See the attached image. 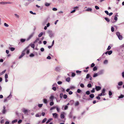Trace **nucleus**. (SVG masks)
<instances>
[{
	"mask_svg": "<svg viewBox=\"0 0 124 124\" xmlns=\"http://www.w3.org/2000/svg\"><path fill=\"white\" fill-rule=\"evenodd\" d=\"M12 95L11 94L9 95V96L7 98L4 99V102H6L8 100L10 99L12 97Z\"/></svg>",
	"mask_w": 124,
	"mask_h": 124,
	"instance_id": "f257e3e1",
	"label": "nucleus"
},
{
	"mask_svg": "<svg viewBox=\"0 0 124 124\" xmlns=\"http://www.w3.org/2000/svg\"><path fill=\"white\" fill-rule=\"evenodd\" d=\"M48 33L49 34V36L50 37H52L53 36V34L52 32V31H48Z\"/></svg>",
	"mask_w": 124,
	"mask_h": 124,
	"instance_id": "f03ea898",
	"label": "nucleus"
},
{
	"mask_svg": "<svg viewBox=\"0 0 124 124\" xmlns=\"http://www.w3.org/2000/svg\"><path fill=\"white\" fill-rule=\"evenodd\" d=\"M95 89L97 91H98L100 90L101 89V87L100 86H96L95 85Z\"/></svg>",
	"mask_w": 124,
	"mask_h": 124,
	"instance_id": "7ed1b4c3",
	"label": "nucleus"
},
{
	"mask_svg": "<svg viewBox=\"0 0 124 124\" xmlns=\"http://www.w3.org/2000/svg\"><path fill=\"white\" fill-rule=\"evenodd\" d=\"M25 54V52H24V50H23L20 56L19 57V59H20L22 58L23 56H24Z\"/></svg>",
	"mask_w": 124,
	"mask_h": 124,
	"instance_id": "20e7f679",
	"label": "nucleus"
},
{
	"mask_svg": "<svg viewBox=\"0 0 124 124\" xmlns=\"http://www.w3.org/2000/svg\"><path fill=\"white\" fill-rule=\"evenodd\" d=\"M23 50L24 52L26 51L27 54H29L30 52V50L28 49L27 48H25Z\"/></svg>",
	"mask_w": 124,
	"mask_h": 124,
	"instance_id": "39448f33",
	"label": "nucleus"
},
{
	"mask_svg": "<svg viewBox=\"0 0 124 124\" xmlns=\"http://www.w3.org/2000/svg\"><path fill=\"white\" fill-rule=\"evenodd\" d=\"M52 115L54 117V118H58V115L56 113H53Z\"/></svg>",
	"mask_w": 124,
	"mask_h": 124,
	"instance_id": "423d86ee",
	"label": "nucleus"
},
{
	"mask_svg": "<svg viewBox=\"0 0 124 124\" xmlns=\"http://www.w3.org/2000/svg\"><path fill=\"white\" fill-rule=\"evenodd\" d=\"M34 34V33H33L31 34L28 37V38L27 39V41L29 40L30 39H31L32 37L33 36Z\"/></svg>",
	"mask_w": 124,
	"mask_h": 124,
	"instance_id": "0eeeda50",
	"label": "nucleus"
},
{
	"mask_svg": "<svg viewBox=\"0 0 124 124\" xmlns=\"http://www.w3.org/2000/svg\"><path fill=\"white\" fill-rule=\"evenodd\" d=\"M5 106H3V109L2 111V113L3 114H4L6 112V110H5Z\"/></svg>",
	"mask_w": 124,
	"mask_h": 124,
	"instance_id": "6e6552de",
	"label": "nucleus"
},
{
	"mask_svg": "<svg viewBox=\"0 0 124 124\" xmlns=\"http://www.w3.org/2000/svg\"><path fill=\"white\" fill-rule=\"evenodd\" d=\"M54 98V96L52 95H51L49 98L50 101H53V99Z\"/></svg>",
	"mask_w": 124,
	"mask_h": 124,
	"instance_id": "1a4fd4ad",
	"label": "nucleus"
},
{
	"mask_svg": "<svg viewBox=\"0 0 124 124\" xmlns=\"http://www.w3.org/2000/svg\"><path fill=\"white\" fill-rule=\"evenodd\" d=\"M105 89L104 88H103V89L102 90L101 93H102L103 94V95L104 96L105 95Z\"/></svg>",
	"mask_w": 124,
	"mask_h": 124,
	"instance_id": "9d476101",
	"label": "nucleus"
},
{
	"mask_svg": "<svg viewBox=\"0 0 124 124\" xmlns=\"http://www.w3.org/2000/svg\"><path fill=\"white\" fill-rule=\"evenodd\" d=\"M92 10V8H88L85 10V11H91Z\"/></svg>",
	"mask_w": 124,
	"mask_h": 124,
	"instance_id": "9b49d317",
	"label": "nucleus"
},
{
	"mask_svg": "<svg viewBox=\"0 0 124 124\" xmlns=\"http://www.w3.org/2000/svg\"><path fill=\"white\" fill-rule=\"evenodd\" d=\"M43 102L44 103L46 104H47V100L46 99H43Z\"/></svg>",
	"mask_w": 124,
	"mask_h": 124,
	"instance_id": "f8f14e48",
	"label": "nucleus"
},
{
	"mask_svg": "<svg viewBox=\"0 0 124 124\" xmlns=\"http://www.w3.org/2000/svg\"><path fill=\"white\" fill-rule=\"evenodd\" d=\"M60 117L62 119L64 118L65 117L64 114L62 113L60 115Z\"/></svg>",
	"mask_w": 124,
	"mask_h": 124,
	"instance_id": "ddd939ff",
	"label": "nucleus"
},
{
	"mask_svg": "<svg viewBox=\"0 0 124 124\" xmlns=\"http://www.w3.org/2000/svg\"><path fill=\"white\" fill-rule=\"evenodd\" d=\"M94 97V95L93 94H92L90 95L89 97L91 98H93Z\"/></svg>",
	"mask_w": 124,
	"mask_h": 124,
	"instance_id": "4468645a",
	"label": "nucleus"
},
{
	"mask_svg": "<svg viewBox=\"0 0 124 124\" xmlns=\"http://www.w3.org/2000/svg\"><path fill=\"white\" fill-rule=\"evenodd\" d=\"M26 40L25 39H20V42L22 43H23Z\"/></svg>",
	"mask_w": 124,
	"mask_h": 124,
	"instance_id": "2eb2a0df",
	"label": "nucleus"
},
{
	"mask_svg": "<svg viewBox=\"0 0 124 124\" xmlns=\"http://www.w3.org/2000/svg\"><path fill=\"white\" fill-rule=\"evenodd\" d=\"M118 37L120 40H122L123 39V37L121 35H119Z\"/></svg>",
	"mask_w": 124,
	"mask_h": 124,
	"instance_id": "dca6fc26",
	"label": "nucleus"
},
{
	"mask_svg": "<svg viewBox=\"0 0 124 124\" xmlns=\"http://www.w3.org/2000/svg\"><path fill=\"white\" fill-rule=\"evenodd\" d=\"M66 81L69 82L70 80V78L69 77H68L66 79Z\"/></svg>",
	"mask_w": 124,
	"mask_h": 124,
	"instance_id": "f3484780",
	"label": "nucleus"
},
{
	"mask_svg": "<svg viewBox=\"0 0 124 124\" xmlns=\"http://www.w3.org/2000/svg\"><path fill=\"white\" fill-rule=\"evenodd\" d=\"M23 112L24 114H26L28 112V110L27 109H24L23 110Z\"/></svg>",
	"mask_w": 124,
	"mask_h": 124,
	"instance_id": "a211bd4d",
	"label": "nucleus"
},
{
	"mask_svg": "<svg viewBox=\"0 0 124 124\" xmlns=\"http://www.w3.org/2000/svg\"><path fill=\"white\" fill-rule=\"evenodd\" d=\"M79 105V103L78 101H77L75 104V105L76 106H77Z\"/></svg>",
	"mask_w": 124,
	"mask_h": 124,
	"instance_id": "6ab92c4d",
	"label": "nucleus"
},
{
	"mask_svg": "<svg viewBox=\"0 0 124 124\" xmlns=\"http://www.w3.org/2000/svg\"><path fill=\"white\" fill-rule=\"evenodd\" d=\"M53 119L52 118H51L50 119H48V121H47V122L46 123V124H48L49 122L50 121L52 120Z\"/></svg>",
	"mask_w": 124,
	"mask_h": 124,
	"instance_id": "aec40b11",
	"label": "nucleus"
},
{
	"mask_svg": "<svg viewBox=\"0 0 124 124\" xmlns=\"http://www.w3.org/2000/svg\"><path fill=\"white\" fill-rule=\"evenodd\" d=\"M124 97V95L121 94L118 97L119 98L121 99L123 98Z\"/></svg>",
	"mask_w": 124,
	"mask_h": 124,
	"instance_id": "412c9836",
	"label": "nucleus"
},
{
	"mask_svg": "<svg viewBox=\"0 0 124 124\" xmlns=\"http://www.w3.org/2000/svg\"><path fill=\"white\" fill-rule=\"evenodd\" d=\"M9 49H10L11 51H14L15 50V48L13 47H10Z\"/></svg>",
	"mask_w": 124,
	"mask_h": 124,
	"instance_id": "4be33fe9",
	"label": "nucleus"
},
{
	"mask_svg": "<svg viewBox=\"0 0 124 124\" xmlns=\"http://www.w3.org/2000/svg\"><path fill=\"white\" fill-rule=\"evenodd\" d=\"M108 94H109V97L110 98H111V97H110V96L112 95V92L111 91H109V93H108Z\"/></svg>",
	"mask_w": 124,
	"mask_h": 124,
	"instance_id": "5701e85b",
	"label": "nucleus"
},
{
	"mask_svg": "<svg viewBox=\"0 0 124 124\" xmlns=\"http://www.w3.org/2000/svg\"><path fill=\"white\" fill-rule=\"evenodd\" d=\"M123 83V82L122 81H120L118 83V85H119L121 86L122 85Z\"/></svg>",
	"mask_w": 124,
	"mask_h": 124,
	"instance_id": "b1692460",
	"label": "nucleus"
},
{
	"mask_svg": "<svg viewBox=\"0 0 124 124\" xmlns=\"http://www.w3.org/2000/svg\"><path fill=\"white\" fill-rule=\"evenodd\" d=\"M104 19L106 21H107L108 22H109L110 21L109 19L107 17L104 18Z\"/></svg>",
	"mask_w": 124,
	"mask_h": 124,
	"instance_id": "393cba45",
	"label": "nucleus"
},
{
	"mask_svg": "<svg viewBox=\"0 0 124 124\" xmlns=\"http://www.w3.org/2000/svg\"><path fill=\"white\" fill-rule=\"evenodd\" d=\"M6 71V70H5L3 71L2 72H1L0 73V75H3V74H4V73H5V72Z\"/></svg>",
	"mask_w": 124,
	"mask_h": 124,
	"instance_id": "a878e982",
	"label": "nucleus"
},
{
	"mask_svg": "<svg viewBox=\"0 0 124 124\" xmlns=\"http://www.w3.org/2000/svg\"><path fill=\"white\" fill-rule=\"evenodd\" d=\"M43 34V33L42 32H41L39 35H38V37H41Z\"/></svg>",
	"mask_w": 124,
	"mask_h": 124,
	"instance_id": "bb28decb",
	"label": "nucleus"
},
{
	"mask_svg": "<svg viewBox=\"0 0 124 124\" xmlns=\"http://www.w3.org/2000/svg\"><path fill=\"white\" fill-rule=\"evenodd\" d=\"M117 15H115V16L114 17V19L116 21H117Z\"/></svg>",
	"mask_w": 124,
	"mask_h": 124,
	"instance_id": "cd10ccee",
	"label": "nucleus"
},
{
	"mask_svg": "<svg viewBox=\"0 0 124 124\" xmlns=\"http://www.w3.org/2000/svg\"><path fill=\"white\" fill-rule=\"evenodd\" d=\"M14 15L16 17H17L18 18H19L20 16L19 15H18L17 14H15Z\"/></svg>",
	"mask_w": 124,
	"mask_h": 124,
	"instance_id": "c85d7f7f",
	"label": "nucleus"
},
{
	"mask_svg": "<svg viewBox=\"0 0 124 124\" xmlns=\"http://www.w3.org/2000/svg\"><path fill=\"white\" fill-rule=\"evenodd\" d=\"M46 118H44L43 120L42 121V123H45V121H46Z\"/></svg>",
	"mask_w": 124,
	"mask_h": 124,
	"instance_id": "c756f323",
	"label": "nucleus"
},
{
	"mask_svg": "<svg viewBox=\"0 0 124 124\" xmlns=\"http://www.w3.org/2000/svg\"><path fill=\"white\" fill-rule=\"evenodd\" d=\"M112 51L111 50L108 51V54L109 55H110L112 53Z\"/></svg>",
	"mask_w": 124,
	"mask_h": 124,
	"instance_id": "7c9ffc66",
	"label": "nucleus"
},
{
	"mask_svg": "<svg viewBox=\"0 0 124 124\" xmlns=\"http://www.w3.org/2000/svg\"><path fill=\"white\" fill-rule=\"evenodd\" d=\"M90 93V91H88L85 92V94L87 95H89Z\"/></svg>",
	"mask_w": 124,
	"mask_h": 124,
	"instance_id": "2f4dec72",
	"label": "nucleus"
},
{
	"mask_svg": "<svg viewBox=\"0 0 124 124\" xmlns=\"http://www.w3.org/2000/svg\"><path fill=\"white\" fill-rule=\"evenodd\" d=\"M54 102L53 101H52L50 102V106H52L54 105Z\"/></svg>",
	"mask_w": 124,
	"mask_h": 124,
	"instance_id": "473e14b6",
	"label": "nucleus"
},
{
	"mask_svg": "<svg viewBox=\"0 0 124 124\" xmlns=\"http://www.w3.org/2000/svg\"><path fill=\"white\" fill-rule=\"evenodd\" d=\"M39 38H37V39L34 42V43H36L38 41H39Z\"/></svg>",
	"mask_w": 124,
	"mask_h": 124,
	"instance_id": "72a5a7b5",
	"label": "nucleus"
},
{
	"mask_svg": "<svg viewBox=\"0 0 124 124\" xmlns=\"http://www.w3.org/2000/svg\"><path fill=\"white\" fill-rule=\"evenodd\" d=\"M95 89L94 88H93L92 89L91 91V92L92 93H94L95 92Z\"/></svg>",
	"mask_w": 124,
	"mask_h": 124,
	"instance_id": "f704fd0d",
	"label": "nucleus"
},
{
	"mask_svg": "<svg viewBox=\"0 0 124 124\" xmlns=\"http://www.w3.org/2000/svg\"><path fill=\"white\" fill-rule=\"evenodd\" d=\"M97 70V68L96 66L94 67L93 68V71H95Z\"/></svg>",
	"mask_w": 124,
	"mask_h": 124,
	"instance_id": "c9c22d12",
	"label": "nucleus"
},
{
	"mask_svg": "<svg viewBox=\"0 0 124 124\" xmlns=\"http://www.w3.org/2000/svg\"><path fill=\"white\" fill-rule=\"evenodd\" d=\"M56 108V106H54L52 108H50V110H52L53 109H54Z\"/></svg>",
	"mask_w": 124,
	"mask_h": 124,
	"instance_id": "e433bc0d",
	"label": "nucleus"
},
{
	"mask_svg": "<svg viewBox=\"0 0 124 124\" xmlns=\"http://www.w3.org/2000/svg\"><path fill=\"white\" fill-rule=\"evenodd\" d=\"M116 34L117 37L120 35V33L118 32H116Z\"/></svg>",
	"mask_w": 124,
	"mask_h": 124,
	"instance_id": "4c0bfd02",
	"label": "nucleus"
},
{
	"mask_svg": "<svg viewBox=\"0 0 124 124\" xmlns=\"http://www.w3.org/2000/svg\"><path fill=\"white\" fill-rule=\"evenodd\" d=\"M90 77V75L89 74H87L86 76V78L87 79L88 78Z\"/></svg>",
	"mask_w": 124,
	"mask_h": 124,
	"instance_id": "58836bf2",
	"label": "nucleus"
},
{
	"mask_svg": "<svg viewBox=\"0 0 124 124\" xmlns=\"http://www.w3.org/2000/svg\"><path fill=\"white\" fill-rule=\"evenodd\" d=\"M92 86L91 84H89L87 85V87L89 88H90Z\"/></svg>",
	"mask_w": 124,
	"mask_h": 124,
	"instance_id": "ea45409f",
	"label": "nucleus"
},
{
	"mask_svg": "<svg viewBox=\"0 0 124 124\" xmlns=\"http://www.w3.org/2000/svg\"><path fill=\"white\" fill-rule=\"evenodd\" d=\"M17 122V120L16 119L15 120H14L12 121V123H15L16 122Z\"/></svg>",
	"mask_w": 124,
	"mask_h": 124,
	"instance_id": "a19ab883",
	"label": "nucleus"
},
{
	"mask_svg": "<svg viewBox=\"0 0 124 124\" xmlns=\"http://www.w3.org/2000/svg\"><path fill=\"white\" fill-rule=\"evenodd\" d=\"M31 47L34 48L35 47V45L33 44H31Z\"/></svg>",
	"mask_w": 124,
	"mask_h": 124,
	"instance_id": "79ce46f5",
	"label": "nucleus"
},
{
	"mask_svg": "<svg viewBox=\"0 0 124 124\" xmlns=\"http://www.w3.org/2000/svg\"><path fill=\"white\" fill-rule=\"evenodd\" d=\"M29 56L31 57H33L34 56V55L33 54L31 53L30 54Z\"/></svg>",
	"mask_w": 124,
	"mask_h": 124,
	"instance_id": "37998d69",
	"label": "nucleus"
},
{
	"mask_svg": "<svg viewBox=\"0 0 124 124\" xmlns=\"http://www.w3.org/2000/svg\"><path fill=\"white\" fill-rule=\"evenodd\" d=\"M50 5V3H46L45 4V5L46 6H49Z\"/></svg>",
	"mask_w": 124,
	"mask_h": 124,
	"instance_id": "c03bdc74",
	"label": "nucleus"
},
{
	"mask_svg": "<svg viewBox=\"0 0 124 124\" xmlns=\"http://www.w3.org/2000/svg\"><path fill=\"white\" fill-rule=\"evenodd\" d=\"M75 76V74L74 73L72 72L71 76L72 77H74Z\"/></svg>",
	"mask_w": 124,
	"mask_h": 124,
	"instance_id": "a18cd8bd",
	"label": "nucleus"
},
{
	"mask_svg": "<svg viewBox=\"0 0 124 124\" xmlns=\"http://www.w3.org/2000/svg\"><path fill=\"white\" fill-rule=\"evenodd\" d=\"M80 86L82 88H84V85L82 83H81L80 84Z\"/></svg>",
	"mask_w": 124,
	"mask_h": 124,
	"instance_id": "49530a36",
	"label": "nucleus"
},
{
	"mask_svg": "<svg viewBox=\"0 0 124 124\" xmlns=\"http://www.w3.org/2000/svg\"><path fill=\"white\" fill-rule=\"evenodd\" d=\"M67 95L66 94H64L63 95V97L64 99H66L67 98Z\"/></svg>",
	"mask_w": 124,
	"mask_h": 124,
	"instance_id": "de8ad7c7",
	"label": "nucleus"
},
{
	"mask_svg": "<svg viewBox=\"0 0 124 124\" xmlns=\"http://www.w3.org/2000/svg\"><path fill=\"white\" fill-rule=\"evenodd\" d=\"M81 90L79 89H78L77 92L78 93H80L81 92Z\"/></svg>",
	"mask_w": 124,
	"mask_h": 124,
	"instance_id": "09e8293b",
	"label": "nucleus"
},
{
	"mask_svg": "<svg viewBox=\"0 0 124 124\" xmlns=\"http://www.w3.org/2000/svg\"><path fill=\"white\" fill-rule=\"evenodd\" d=\"M108 63V61L107 60H105L103 62V63L104 64H107Z\"/></svg>",
	"mask_w": 124,
	"mask_h": 124,
	"instance_id": "8fccbe9b",
	"label": "nucleus"
},
{
	"mask_svg": "<svg viewBox=\"0 0 124 124\" xmlns=\"http://www.w3.org/2000/svg\"><path fill=\"white\" fill-rule=\"evenodd\" d=\"M75 88V87L74 86H71L70 87V89H74Z\"/></svg>",
	"mask_w": 124,
	"mask_h": 124,
	"instance_id": "3c124183",
	"label": "nucleus"
},
{
	"mask_svg": "<svg viewBox=\"0 0 124 124\" xmlns=\"http://www.w3.org/2000/svg\"><path fill=\"white\" fill-rule=\"evenodd\" d=\"M98 74L97 73H94L93 74V77H95L97 76Z\"/></svg>",
	"mask_w": 124,
	"mask_h": 124,
	"instance_id": "603ef678",
	"label": "nucleus"
},
{
	"mask_svg": "<svg viewBox=\"0 0 124 124\" xmlns=\"http://www.w3.org/2000/svg\"><path fill=\"white\" fill-rule=\"evenodd\" d=\"M43 105L42 104H39L38 105V106L39 108H41L42 107Z\"/></svg>",
	"mask_w": 124,
	"mask_h": 124,
	"instance_id": "864d4df0",
	"label": "nucleus"
},
{
	"mask_svg": "<svg viewBox=\"0 0 124 124\" xmlns=\"http://www.w3.org/2000/svg\"><path fill=\"white\" fill-rule=\"evenodd\" d=\"M95 65V64L94 63H92L91 65V67H94V66Z\"/></svg>",
	"mask_w": 124,
	"mask_h": 124,
	"instance_id": "5fc2aeb1",
	"label": "nucleus"
},
{
	"mask_svg": "<svg viewBox=\"0 0 124 124\" xmlns=\"http://www.w3.org/2000/svg\"><path fill=\"white\" fill-rule=\"evenodd\" d=\"M62 82L61 81H59L57 82V83L58 85L61 84H62Z\"/></svg>",
	"mask_w": 124,
	"mask_h": 124,
	"instance_id": "6e6d98bb",
	"label": "nucleus"
},
{
	"mask_svg": "<svg viewBox=\"0 0 124 124\" xmlns=\"http://www.w3.org/2000/svg\"><path fill=\"white\" fill-rule=\"evenodd\" d=\"M63 96V94L62 93H61L60 95V96L61 98H62Z\"/></svg>",
	"mask_w": 124,
	"mask_h": 124,
	"instance_id": "4d7b16f0",
	"label": "nucleus"
},
{
	"mask_svg": "<svg viewBox=\"0 0 124 124\" xmlns=\"http://www.w3.org/2000/svg\"><path fill=\"white\" fill-rule=\"evenodd\" d=\"M114 28L113 27H112L111 28V31L112 32L114 31Z\"/></svg>",
	"mask_w": 124,
	"mask_h": 124,
	"instance_id": "13d9d810",
	"label": "nucleus"
},
{
	"mask_svg": "<svg viewBox=\"0 0 124 124\" xmlns=\"http://www.w3.org/2000/svg\"><path fill=\"white\" fill-rule=\"evenodd\" d=\"M68 108V106L67 105H66L65 106L64 108V110H66Z\"/></svg>",
	"mask_w": 124,
	"mask_h": 124,
	"instance_id": "bf43d9fd",
	"label": "nucleus"
},
{
	"mask_svg": "<svg viewBox=\"0 0 124 124\" xmlns=\"http://www.w3.org/2000/svg\"><path fill=\"white\" fill-rule=\"evenodd\" d=\"M56 109L57 111L58 112H59L60 111V109L58 107H56Z\"/></svg>",
	"mask_w": 124,
	"mask_h": 124,
	"instance_id": "052dcab7",
	"label": "nucleus"
},
{
	"mask_svg": "<svg viewBox=\"0 0 124 124\" xmlns=\"http://www.w3.org/2000/svg\"><path fill=\"white\" fill-rule=\"evenodd\" d=\"M52 89L54 91H55L56 90V88L55 87H53L52 88Z\"/></svg>",
	"mask_w": 124,
	"mask_h": 124,
	"instance_id": "680f3d73",
	"label": "nucleus"
},
{
	"mask_svg": "<svg viewBox=\"0 0 124 124\" xmlns=\"http://www.w3.org/2000/svg\"><path fill=\"white\" fill-rule=\"evenodd\" d=\"M52 10L54 11H56L57 10V9L55 8H53Z\"/></svg>",
	"mask_w": 124,
	"mask_h": 124,
	"instance_id": "e2e57ef3",
	"label": "nucleus"
},
{
	"mask_svg": "<svg viewBox=\"0 0 124 124\" xmlns=\"http://www.w3.org/2000/svg\"><path fill=\"white\" fill-rule=\"evenodd\" d=\"M95 8L96 9H99V7L97 6H95Z\"/></svg>",
	"mask_w": 124,
	"mask_h": 124,
	"instance_id": "0e129e2a",
	"label": "nucleus"
},
{
	"mask_svg": "<svg viewBox=\"0 0 124 124\" xmlns=\"http://www.w3.org/2000/svg\"><path fill=\"white\" fill-rule=\"evenodd\" d=\"M4 25L6 27H8L9 26L8 25L5 23H4Z\"/></svg>",
	"mask_w": 124,
	"mask_h": 124,
	"instance_id": "69168bd1",
	"label": "nucleus"
},
{
	"mask_svg": "<svg viewBox=\"0 0 124 124\" xmlns=\"http://www.w3.org/2000/svg\"><path fill=\"white\" fill-rule=\"evenodd\" d=\"M111 48V46H108L107 48V50H109Z\"/></svg>",
	"mask_w": 124,
	"mask_h": 124,
	"instance_id": "338daca9",
	"label": "nucleus"
},
{
	"mask_svg": "<svg viewBox=\"0 0 124 124\" xmlns=\"http://www.w3.org/2000/svg\"><path fill=\"white\" fill-rule=\"evenodd\" d=\"M73 93V92L71 91H70L69 92V94H70V95H71V94H72Z\"/></svg>",
	"mask_w": 124,
	"mask_h": 124,
	"instance_id": "774afa93",
	"label": "nucleus"
}]
</instances>
